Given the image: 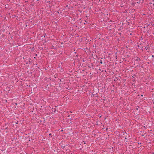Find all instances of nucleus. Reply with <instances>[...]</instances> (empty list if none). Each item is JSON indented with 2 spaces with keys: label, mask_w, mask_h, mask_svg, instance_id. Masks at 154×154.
Listing matches in <instances>:
<instances>
[{
  "label": "nucleus",
  "mask_w": 154,
  "mask_h": 154,
  "mask_svg": "<svg viewBox=\"0 0 154 154\" xmlns=\"http://www.w3.org/2000/svg\"><path fill=\"white\" fill-rule=\"evenodd\" d=\"M136 60L137 61L139 60V61H140L141 60H140V59L139 58L137 57V59Z\"/></svg>",
  "instance_id": "f257e3e1"
},
{
  "label": "nucleus",
  "mask_w": 154,
  "mask_h": 154,
  "mask_svg": "<svg viewBox=\"0 0 154 154\" xmlns=\"http://www.w3.org/2000/svg\"><path fill=\"white\" fill-rule=\"evenodd\" d=\"M153 2L152 1V2H149V3L150 5H152L153 6V5H154V4Z\"/></svg>",
  "instance_id": "f03ea898"
},
{
  "label": "nucleus",
  "mask_w": 154,
  "mask_h": 154,
  "mask_svg": "<svg viewBox=\"0 0 154 154\" xmlns=\"http://www.w3.org/2000/svg\"><path fill=\"white\" fill-rule=\"evenodd\" d=\"M95 57L96 58H98V56H97V55L95 56Z\"/></svg>",
  "instance_id": "6e6552de"
},
{
  "label": "nucleus",
  "mask_w": 154,
  "mask_h": 154,
  "mask_svg": "<svg viewBox=\"0 0 154 154\" xmlns=\"http://www.w3.org/2000/svg\"><path fill=\"white\" fill-rule=\"evenodd\" d=\"M141 96H142V97L143 96V95H141Z\"/></svg>",
  "instance_id": "2eb2a0df"
},
{
  "label": "nucleus",
  "mask_w": 154,
  "mask_h": 154,
  "mask_svg": "<svg viewBox=\"0 0 154 154\" xmlns=\"http://www.w3.org/2000/svg\"><path fill=\"white\" fill-rule=\"evenodd\" d=\"M65 146H64L63 147V148H64V147H65Z\"/></svg>",
  "instance_id": "f8f14e48"
},
{
  "label": "nucleus",
  "mask_w": 154,
  "mask_h": 154,
  "mask_svg": "<svg viewBox=\"0 0 154 154\" xmlns=\"http://www.w3.org/2000/svg\"><path fill=\"white\" fill-rule=\"evenodd\" d=\"M15 105H16V106H17V103H15Z\"/></svg>",
  "instance_id": "1a4fd4ad"
},
{
  "label": "nucleus",
  "mask_w": 154,
  "mask_h": 154,
  "mask_svg": "<svg viewBox=\"0 0 154 154\" xmlns=\"http://www.w3.org/2000/svg\"><path fill=\"white\" fill-rule=\"evenodd\" d=\"M136 109L137 110H138L139 109V106H137V107H136Z\"/></svg>",
  "instance_id": "20e7f679"
},
{
  "label": "nucleus",
  "mask_w": 154,
  "mask_h": 154,
  "mask_svg": "<svg viewBox=\"0 0 154 154\" xmlns=\"http://www.w3.org/2000/svg\"><path fill=\"white\" fill-rule=\"evenodd\" d=\"M51 133L50 134H49V135L51 136Z\"/></svg>",
  "instance_id": "9b49d317"
},
{
  "label": "nucleus",
  "mask_w": 154,
  "mask_h": 154,
  "mask_svg": "<svg viewBox=\"0 0 154 154\" xmlns=\"http://www.w3.org/2000/svg\"><path fill=\"white\" fill-rule=\"evenodd\" d=\"M132 4H133V5H134V3H133H133H132Z\"/></svg>",
  "instance_id": "4468645a"
},
{
  "label": "nucleus",
  "mask_w": 154,
  "mask_h": 154,
  "mask_svg": "<svg viewBox=\"0 0 154 154\" xmlns=\"http://www.w3.org/2000/svg\"><path fill=\"white\" fill-rule=\"evenodd\" d=\"M149 45H148L146 47H145V49H146V50H147L149 48Z\"/></svg>",
  "instance_id": "7ed1b4c3"
},
{
  "label": "nucleus",
  "mask_w": 154,
  "mask_h": 154,
  "mask_svg": "<svg viewBox=\"0 0 154 154\" xmlns=\"http://www.w3.org/2000/svg\"><path fill=\"white\" fill-rule=\"evenodd\" d=\"M69 116H69H69H68V117H69Z\"/></svg>",
  "instance_id": "ddd939ff"
},
{
  "label": "nucleus",
  "mask_w": 154,
  "mask_h": 154,
  "mask_svg": "<svg viewBox=\"0 0 154 154\" xmlns=\"http://www.w3.org/2000/svg\"><path fill=\"white\" fill-rule=\"evenodd\" d=\"M117 52H116V53H115V54H116V59H117V55H116V54H117Z\"/></svg>",
  "instance_id": "423d86ee"
},
{
  "label": "nucleus",
  "mask_w": 154,
  "mask_h": 154,
  "mask_svg": "<svg viewBox=\"0 0 154 154\" xmlns=\"http://www.w3.org/2000/svg\"><path fill=\"white\" fill-rule=\"evenodd\" d=\"M108 128H106V131H107L108 130Z\"/></svg>",
  "instance_id": "0eeeda50"
},
{
  "label": "nucleus",
  "mask_w": 154,
  "mask_h": 154,
  "mask_svg": "<svg viewBox=\"0 0 154 154\" xmlns=\"http://www.w3.org/2000/svg\"><path fill=\"white\" fill-rule=\"evenodd\" d=\"M100 63L101 64H102L103 63V62H102V60H100Z\"/></svg>",
  "instance_id": "39448f33"
},
{
  "label": "nucleus",
  "mask_w": 154,
  "mask_h": 154,
  "mask_svg": "<svg viewBox=\"0 0 154 154\" xmlns=\"http://www.w3.org/2000/svg\"><path fill=\"white\" fill-rule=\"evenodd\" d=\"M101 117V116H100V117Z\"/></svg>",
  "instance_id": "dca6fc26"
},
{
  "label": "nucleus",
  "mask_w": 154,
  "mask_h": 154,
  "mask_svg": "<svg viewBox=\"0 0 154 154\" xmlns=\"http://www.w3.org/2000/svg\"><path fill=\"white\" fill-rule=\"evenodd\" d=\"M152 57H154V55H152Z\"/></svg>",
  "instance_id": "9d476101"
}]
</instances>
